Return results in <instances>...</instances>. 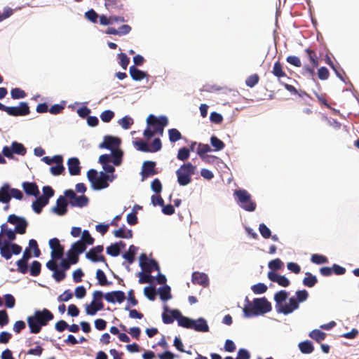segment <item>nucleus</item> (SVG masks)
I'll return each instance as SVG.
<instances>
[{"mask_svg":"<svg viewBox=\"0 0 359 359\" xmlns=\"http://www.w3.org/2000/svg\"><path fill=\"white\" fill-rule=\"evenodd\" d=\"M245 301L247 304L243 308V313L247 318L265 314L272 309L271 303L265 297L255 298L252 302L246 297Z\"/></svg>","mask_w":359,"mask_h":359,"instance_id":"f257e3e1","label":"nucleus"},{"mask_svg":"<svg viewBox=\"0 0 359 359\" xmlns=\"http://www.w3.org/2000/svg\"><path fill=\"white\" fill-rule=\"evenodd\" d=\"M53 318V314L47 309H43L42 311H36L33 316H28L27 319L30 332L39 333L41 327L46 326Z\"/></svg>","mask_w":359,"mask_h":359,"instance_id":"f03ea898","label":"nucleus"},{"mask_svg":"<svg viewBox=\"0 0 359 359\" xmlns=\"http://www.w3.org/2000/svg\"><path fill=\"white\" fill-rule=\"evenodd\" d=\"M287 296L288 293L285 290H280L275 294V307L278 313L287 315L299 308L297 300L294 297H290L287 304L283 303L287 299Z\"/></svg>","mask_w":359,"mask_h":359,"instance_id":"7ed1b4c3","label":"nucleus"},{"mask_svg":"<svg viewBox=\"0 0 359 359\" xmlns=\"http://www.w3.org/2000/svg\"><path fill=\"white\" fill-rule=\"evenodd\" d=\"M196 167L191 163H184L176 171L177 182L180 186H186L191 183V176L196 173Z\"/></svg>","mask_w":359,"mask_h":359,"instance_id":"20e7f679","label":"nucleus"},{"mask_svg":"<svg viewBox=\"0 0 359 359\" xmlns=\"http://www.w3.org/2000/svg\"><path fill=\"white\" fill-rule=\"evenodd\" d=\"M87 177L91 182L93 189L100 190L109 187V175L105 172H101L98 176L97 170L90 169L87 172Z\"/></svg>","mask_w":359,"mask_h":359,"instance_id":"39448f33","label":"nucleus"},{"mask_svg":"<svg viewBox=\"0 0 359 359\" xmlns=\"http://www.w3.org/2000/svg\"><path fill=\"white\" fill-rule=\"evenodd\" d=\"M179 326L193 329L196 332H206L209 331V326L207 321L203 318H199L197 320H192L188 317L184 316L179 320Z\"/></svg>","mask_w":359,"mask_h":359,"instance_id":"423d86ee","label":"nucleus"},{"mask_svg":"<svg viewBox=\"0 0 359 359\" xmlns=\"http://www.w3.org/2000/svg\"><path fill=\"white\" fill-rule=\"evenodd\" d=\"M234 195L237 197V202L240 207L248 212L255 210L256 203L251 199V195L245 189L236 190Z\"/></svg>","mask_w":359,"mask_h":359,"instance_id":"0eeeda50","label":"nucleus"},{"mask_svg":"<svg viewBox=\"0 0 359 359\" xmlns=\"http://www.w3.org/2000/svg\"><path fill=\"white\" fill-rule=\"evenodd\" d=\"M304 51L306 53L307 58L311 65H305L303 67V70L304 72L313 76L315 74V69L319 65V58L317 55V53L310 48L305 49Z\"/></svg>","mask_w":359,"mask_h":359,"instance_id":"6e6552de","label":"nucleus"},{"mask_svg":"<svg viewBox=\"0 0 359 359\" xmlns=\"http://www.w3.org/2000/svg\"><path fill=\"white\" fill-rule=\"evenodd\" d=\"M147 123L153 127L154 133L162 135L164 127L168 125V121L166 116H162L158 118L154 115L150 114L147 118Z\"/></svg>","mask_w":359,"mask_h":359,"instance_id":"1a4fd4ad","label":"nucleus"},{"mask_svg":"<svg viewBox=\"0 0 359 359\" xmlns=\"http://www.w3.org/2000/svg\"><path fill=\"white\" fill-rule=\"evenodd\" d=\"M22 251V247L16 243L5 241L0 248L1 255L8 260L13 255H19Z\"/></svg>","mask_w":359,"mask_h":359,"instance_id":"9d476101","label":"nucleus"},{"mask_svg":"<svg viewBox=\"0 0 359 359\" xmlns=\"http://www.w3.org/2000/svg\"><path fill=\"white\" fill-rule=\"evenodd\" d=\"M27 152V149L22 143L13 142L11 147L5 146L2 149L4 156L8 158H13V154L24 156Z\"/></svg>","mask_w":359,"mask_h":359,"instance_id":"9b49d317","label":"nucleus"},{"mask_svg":"<svg viewBox=\"0 0 359 359\" xmlns=\"http://www.w3.org/2000/svg\"><path fill=\"white\" fill-rule=\"evenodd\" d=\"M65 196L70 199V205L72 206H76L83 208L88 204L89 199L85 195L76 196L72 189H67L65 191Z\"/></svg>","mask_w":359,"mask_h":359,"instance_id":"f8f14e48","label":"nucleus"},{"mask_svg":"<svg viewBox=\"0 0 359 359\" xmlns=\"http://www.w3.org/2000/svg\"><path fill=\"white\" fill-rule=\"evenodd\" d=\"M140 266L145 273H150L154 270L160 271L158 262L154 259H148L146 254L142 253L140 256Z\"/></svg>","mask_w":359,"mask_h":359,"instance_id":"ddd939ff","label":"nucleus"},{"mask_svg":"<svg viewBox=\"0 0 359 359\" xmlns=\"http://www.w3.org/2000/svg\"><path fill=\"white\" fill-rule=\"evenodd\" d=\"M49 246L52 251L50 252L51 258L53 259H60L64 255V247L60 243L57 238H53L49 241Z\"/></svg>","mask_w":359,"mask_h":359,"instance_id":"4468645a","label":"nucleus"},{"mask_svg":"<svg viewBox=\"0 0 359 359\" xmlns=\"http://www.w3.org/2000/svg\"><path fill=\"white\" fill-rule=\"evenodd\" d=\"M29 112V107L25 102H20L18 107H8L7 110V114L13 116H26Z\"/></svg>","mask_w":359,"mask_h":359,"instance_id":"2eb2a0df","label":"nucleus"},{"mask_svg":"<svg viewBox=\"0 0 359 359\" xmlns=\"http://www.w3.org/2000/svg\"><path fill=\"white\" fill-rule=\"evenodd\" d=\"M156 162L151 161H147L143 163L142 171L140 173L142 181L147 179V177L153 176L158 173V172L156 170Z\"/></svg>","mask_w":359,"mask_h":359,"instance_id":"dca6fc26","label":"nucleus"},{"mask_svg":"<svg viewBox=\"0 0 359 359\" xmlns=\"http://www.w3.org/2000/svg\"><path fill=\"white\" fill-rule=\"evenodd\" d=\"M165 310L166 311H169L171 315H168L167 313H163L162 314L163 322L165 324H170L172 323L174 320L176 319L177 323H179V320L182 318H184V316L182 315L181 312L179 310H168L167 306H165Z\"/></svg>","mask_w":359,"mask_h":359,"instance_id":"f3484780","label":"nucleus"},{"mask_svg":"<svg viewBox=\"0 0 359 359\" xmlns=\"http://www.w3.org/2000/svg\"><path fill=\"white\" fill-rule=\"evenodd\" d=\"M104 299L109 303H122L126 299L125 293L121 290L112 291L104 295Z\"/></svg>","mask_w":359,"mask_h":359,"instance_id":"a211bd4d","label":"nucleus"},{"mask_svg":"<svg viewBox=\"0 0 359 359\" xmlns=\"http://www.w3.org/2000/svg\"><path fill=\"white\" fill-rule=\"evenodd\" d=\"M121 144L119 138L112 136H105L104 140L100 144V148H104L110 150H114L115 148L118 147Z\"/></svg>","mask_w":359,"mask_h":359,"instance_id":"6ab92c4d","label":"nucleus"},{"mask_svg":"<svg viewBox=\"0 0 359 359\" xmlns=\"http://www.w3.org/2000/svg\"><path fill=\"white\" fill-rule=\"evenodd\" d=\"M53 211L57 215H65L67 212V201L64 196H60L56 201V205L53 208Z\"/></svg>","mask_w":359,"mask_h":359,"instance_id":"aec40b11","label":"nucleus"},{"mask_svg":"<svg viewBox=\"0 0 359 359\" xmlns=\"http://www.w3.org/2000/svg\"><path fill=\"white\" fill-rule=\"evenodd\" d=\"M267 276L271 281L277 283L282 287H287L290 285V282L285 276L278 274L273 271H269Z\"/></svg>","mask_w":359,"mask_h":359,"instance_id":"412c9836","label":"nucleus"},{"mask_svg":"<svg viewBox=\"0 0 359 359\" xmlns=\"http://www.w3.org/2000/svg\"><path fill=\"white\" fill-rule=\"evenodd\" d=\"M191 281L194 284H198L206 287L209 284L208 276L204 273L195 271L192 273Z\"/></svg>","mask_w":359,"mask_h":359,"instance_id":"4be33fe9","label":"nucleus"},{"mask_svg":"<svg viewBox=\"0 0 359 359\" xmlns=\"http://www.w3.org/2000/svg\"><path fill=\"white\" fill-rule=\"evenodd\" d=\"M68 169L71 175H78L81 172L79 160L76 157L70 158L67 162Z\"/></svg>","mask_w":359,"mask_h":359,"instance_id":"5701e85b","label":"nucleus"},{"mask_svg":"<svg viewBox=\"0 0 359 359\" xmlns=\"http://www.w3.org/2000/svg\"><path fill=\"white\" fill-rule=\"evenodd\" d=\"M22 188L27 195L37 196L39 194L38 186L35 182H25L22 183Z\"/></svg>","mask_w":359,"mask_h":359,"instance_id":"b1692460","label":"nucleus"},{"mask_svg":"<svg viewBox=\"0 0 359 359\" xmlns=\"http://www.w3.org/2000/svg\"><path fill=\"white\" fill-rule=\"evenodd\" d=\"M110 161L111 156L109 154H102L99 158V162L102 165L103 169L107 173H113L115 171L114 167L108 164Z\"/></svg>","mask_w":359,"mask_h":359,"instance_id":"393cba45","label":"nucleus"},{"mask_svg":"<svg viewBox=\"0 0 359 359\" xmlns=\"http://www.w3.org/2000/svg\"><path fill=\"white\" fill-rule=\"evenodd\" d=\"M129 73L132 79L135 81H141L149 76L147 73L140 70L135 65L130 67Z\"/></svg>","mask_w":359,"mask_h":359,"instance_id":"a878e982","label":"nucleus"},{"mask_svg":"<svg viewBox=\"0 0 359 359\" xmlns=\"http://www.w3.org/2000/svg\"><path fill=\"white\" fill-rule=\"evenodd\" d=\"M103 296V293L101 291L96 290L93 292V297L95 302L96 308L93 310L92 309L91 313H96L97 311L104 309V304L102 302Z\"/></svg>","mask_w":359,"mask_h":359,"instance_id":"bb28decb","label":"nucleus"},{"mask_svg":"<svg viewBox=\"0 0 359 359\" xmlns=\"http://www.w3.org/2000/svg\"><path fill=\"white\" fill-rule=\"evenodd\" d=\"M11 199L10 185L8 183H6L0 188V202L3 203H8Z\"/></svg>","mask_w":359,"mask_h":359,"instance_id":"cd10ccee","label":"nucleus"},{"mask_svg":"<svg viewBox=\"0 0 359 359\" xmlns=\"http://www.w3.org/2000/svg\"><path fill=\"white\" fill-rule=\"evenodd\" d=\"M87 259H90L93 262H104L107 266H108V264L107 263L105 257L100 255H98L97 252L93 250V248L90 249L86 255Z\"/></svg>","mask_w":359,"mask_h":359,"instance_id":"c85d7f7f","label":"nucleus"},{"mask_svg":"<svg viewBox=\"0 0 359 359\" xmlns=\"http://www.w3.org/2000/svg\"><path fill=\"white\" fill-rule=\"evenodd\" d=\"M48 203V200L45 197L39 196L32 203V208L34 211L39 214L42 211V208Z\"/></svg>","mask_w":359,"mask_h":359,"instance_id":"c756f323","label":"nucleus"},{"mask_svg":"<svg viewBox=\"0 0 359 359\" xmlns=\"http://www.w3.org/2000/svg\"><path fill=\"white\" fill-rule=\"evenodd\" d=\"M104 5L109 11H116L123 8V4L120 0H105Z\"/></svg>","mask_w":359,"mask_h":359,"instance_id":"7c9ffc66","label":"nucleus"},{"mask_svg":"<svg viewBox=\"0 0 359 359\" xmlns=\"http://www.w3.org/2000/svg\"><path fill=\"white\" fill-rule=\"evenodd\" d=\"M123 155V152L119 149L112 150L111 155H110V162L113 163V164L116 166L120 165L122 163Z\"/></svg>","mask_w":359,"mask_h":359,"instance_id":"2f4dec72","label":"nucleus"},{"mask_svg":"<svg viewBox=\"0 0 359 359\" xmlns=\"http://www.w3.org/2000/svg\"><path fill=\"white\" fill-rule=\"evenodd\" d=\"M272 74L278 79L287 76V74L283 70V67L280 61H277L274 63L272 69Z\"/></svg>","mask_w":359,"mask_h":359,"instance_id":"473e14b6","label":"nucleus"},{"mask_svg":"<svg viewBox=\"0 0 359 359\" xmlns=\"http://www.w3.org/2000/svg\"><path fill=\"white\" fill-rule=\"evenodd\" d=\"M298 346L300 351L304 354L311 353L314 350L312 342L309 340L300 342Z\"/></svg>","mask_w":359,"mask_h":359,"instance_id":"72a5a7b5","label":"nucleus"},{"mask_svg":"<svg viewBox=\"0 0 359 359\" xmlns=\"http://www.w3.org/2000/svg\"><path fill=\"white\" fill-rule=\"evenodd\" d=\"M138 248L133 245L129 247L128 252L123 255V257L126 259L129 264H132L135 260V256L137 252Z\"/></svg>","mask_w":359,"mask_h":359,"instance_id":"f704fd0d","label":"nucleus"},{"mask_svg":"<svg viewBox=\"0 0 359 359\" xmlns=\"http://www.w3.org/2000/svg\"><path fill=\"white\" fill-rule=\"evenodd\" d=\"M170 287L165 285L158 289L159 296L161 300L168 301L171 299L172 296L170 294Z\"/></svg>","mask_w":359,"mask_h":359,"instance_id":"c9c22d12","label":"nucleus"},{"mask_svg":"<svg viewBox=\"0 0 359 359\" xmlns=\"http://www.w3.org/2000/svg\"><path fill=\"white\" fill-rule=\"evenodd\" d=\"M318 283V279L316 276L310 272L306 273V277L303 279V284L309 287H313Z\"/></svg>","mask_w":359,"mask_h":359,"instance_id":"e433bc0d","label":"nucleus"},{"mask_svg":"<svg viewBox=\"0 0 359 359\" xmlns=\"http://www.w3.org/2000/svg\"><path fill=\"white\" fill-rule=\"evenodd\" d=\"M309 335L311 338L318 343L323 341L326 337V334L325 332L318 329L312 330Z\"/></svg>","mask_w":359,"mask_h":359,"instance_id":"4c0bfd02","label":"nucleus"},{"mask_svg":"<svg viewBox=\"0 0 359 359\" xmlns=\"http://www.w3.org/2000/svg\"><path fill=\"white\" fill-rule=\"evenodd\" d=\"M28 223L27 220L22 217L18 224H15V231L19 234H24L26 232Z\"/></svg>","mask_w":359,"mask_h":359,"instance_id":"58836bf2","label":"nucleus"},{"mask_svg":"<svg viewBox=\"0 0 359 359\" xmlns=\"http://www.w3.org/2000/svg\"><path fill=\"white\" fill-rule=\"evenodd\" d=\"M96 278L98 280V283L100 285L104 286V285H109L111 284V282H109L107 279V277L101 269H97L96 271Z\"/></svg>","mask_w":359,"mask_h":359,"instance_id":"ea45409f","label":"nucleus"},{"mask_svg":"<svg viewBox=\"0 0 359 359\" xmlns=\"http://www.w3.org/2000/svg\"><path fill=\"white\" fill-rule=\"evenodd\" d=\"M210 143L215 151H221L225 147L224 143L216 136L210 137Z\"/></svg>","mask_w":359,"mask_h":359,"instance_id":"a19ab883","label":"nucleus"},{"mask_svg":"<svg viewBox=\"0 0 359 359\" xmlns=\"http://www.w3.org/2000/svg\"><path fill=\"white\" fill-rule=\"evenodd\" d=\"M169 140L171 142H175L182 139V134L175 128H172L168 130Z\"/></svg>","mask_w":359,"mask_h":359,"instance_id":"79ce46f5","label":"nucleus"},{"mask_svg":"<svg viewBox=\"0 0 359 359\" xmlns=\"http://www.w3.org/2000/svg\"><path fill=\"white\" fill-rule=\"evenodd\" d=\"M41 264L39 261H33L30 266V275L38 276L41 273Z\"/></svg>","mask_w":359,"mask_h":359,"instance_id":"37998d69","label":"nucleus"},{"mask_svg":"<svg viewBox=\"0 0 359 359\" xmlns=\"http://www.w3.org/2000/svg\"><path fill=\"white\" fill-rule=\"evenodd\" d=\"M73 250H74L78 254H81L86 249V245H85V243H83L82 241L79 240L76 242L74 243L72 245L71 248Z\"/></svg>","mask_w":359,"mask_h":359,"instance_id":"c03bdc74","label":"nucleus"},{"mask_svg":"<svg viewBox=\"0 0 359 359\" xmlns=\"http://www.w3.org/2000/svg\"><path fill=\"white\" fill-rule=\"evenodd\" d=\"M311 260L313 263L316 264H322L328 262V259L327 257L319 254L312 255Z\"/></svg>","mask_w":359,"mask_h":359,"instance_id":"a18cd8bd","label":"nucleus"},{"mask_svg":"<svg viewBox=\"0 0 359 359\" xmlns=\"http://www.w3.org/2000/svg\"><path fill=\"white\" fill-rule=\"evenodd\" d=\"M133 123V119L128 116L123 117L118 121V123L125 130L130 128Z\"/></svg>","mask_w":359,"mask_h":359,"instance_id":"49530a36","label":"nucleus"},{"mask_svg":"<svg viewBox=\"0 0 359 359\" xmlns=\"http://www.w3.org/2000/svg\"><path fill=\"white\" fill-rule=\"evenodd\" d=\"M259 81V76L257 74H254L250 76H249L246 81L245 84L247 86L250 88H253L255 86H256Z\"/></svg>","mask_w":359,"mask_h":359,"instance_id":"de8ad7c7","label":"nucleus"},{"mask_svg":"<svg viewBox=\"0 0 359 359\" xmlns=\"http://www.w3.org/2000/svg\"><path fill=\"white\" fill-rule=\"evenodd\" d=\"M190 150L187 147L180 148L178 151L177 158L182 161L187 160L189 158Z\"/></svg>","mask_w":359,"mask_h":359,"instance_id":"09e8293b","label":"nucleus"},{"mask_svg":"<svg viewBox=\"0 0 359 359\" xmlns=\"http://www.w3.org/2000/svg\"><path fill=\"white\" fill-rule=\"evenodd\" d=\"M144 294L151 301H154L156 299V292L154 287H145Z\"/></svg>","mask_w":359,"mask_h":359,"instance_id":"8fccbe9b","label":"nucleus"},{"mask_svg":"<svg viewBox=\"0 0 359 359\" xmlns=\"http://www.w3.org/2000/svg\"><path fill=\"white\" fill-rule=\"evenodd\" d=\"M251 289L255 294H263L266 292L267 286L264 283H259L252 285Z\"/></svg>","mask_w":359,"mask_h":359,"instance_id":"3c124183","label":"nucleus"},{"mask_svg":"<svg viewBox=\"0 0 359 359\" xmlns=\"http://www.w3.org/2000/svg\"><path fill=\"white\" fill-rule=\"evenodd\" d=\"M118 57L119 59V65L123 69H126L127 67L130 62L129 57L126 55V53H121L118 55Z\"/></svg>","mask_w":359,"mask_h":359,"instance_id":"603ef678","label":"nucleus"},{"mask_svg":"<svg viewBox=\"0 0 359 359\" xmlns=\"http://www.w3.org/2000/svg\"><path fill=\"white\" fill-rule=\"evenodd\" d=\"M114 117V112L111 110H105L100 114V118L104 123H109Z\"/></svg>","mask_w":359,"mask_h":359,"instance_id":"864d4df0","label":"nucleus"},{"mask_svg":"<svg viewBox=\"0 0 359 359\" xmlns=\"http://www.w3.org/2000/svg\"><path fill=\"white\" fill-rule=\"evenodd\" d=\"M283 265V262L279 258H276L269 262L268 266L270 269L276 271L281 269Z\"/></svg>","mask_w":359,"mask_h":359,"instance_id":"5fc2aeb1","label":"nucleus"},{"mask_svg":"<svg viewBox=\"0 0 359 359\" xmlns=\"http://www.w3.org/2000/svg\"><path fill=\"white\" fill-rule=\"evenodd\" d=\"M107 253L112 257H116L120 254V249L118 244H111L107 248Z\"/></svg>","mask_w":359,"mask_h":359,"instance_id":"6e6d98bb","label":"nucleus"},{"mask_svg":"<svg viewBox=\"0 0 359 359\" xmlns=\"http://www.w3.org/2000/svg\"><path fill=\"white\" fill-rule=\"evenodd\" d=\"M67 260L73 264H76L79 262V254L73 250L72 248L67 251Z\"/></svg>","mask_w":359,"mask_h":359,"instance_id":"4d7b16f0","label":"nucleus"},{"mask_svg":"<svg viewBox=\"0 0 359 359\" xmlns=\"http://www.w3.org/2000/svg\"><path fill=\"white\" fill-rule=\"evenodd\" d=\"M85 245H93L94 243V238L91 236L89 231L88 230H84L82 233V238L81 240Z\"/></svg>","mask_w":359,"mask_h":359,"instance_id":"13d9d810","label":"nucleus"},{"mask_svg":"<svg viewBox=\"0 0 359 359\" xmlns=\"http://www.w3.org/2000/svg\"><path fill=\"white\" fill-rule=\"evenodd\" d=\"M26 96L25 92L18 88H15L12 89L11 90V97L13 99H20L24 98Z\"/></svg>","mask_w":359,"mask_h":359,"instance_id":"bf43d9fd","label":"nucleus"},{"mask_svg":"<svg viewBox=\"0 0 359 359\" xmlns=\"http://www.w3.org/2000/svg\"><path fill=\"white\" fill-rule=\"evenodd\" d=\"M259 231L264 238H269L271 236V230L263 223L259 224Z\"/></svg>","mask_w":359,"mask_h":359,"instance_id":"052dcab7","label":"nucleus"},{"mask_svg":"<svg viewBox=\"0 0 359 359\" xmlns=\"http://www.w3.org/2000/svg\"><path fill=\"white\" fill-rule=\"evenodd\" d=\"M53 277L57 282H61L66 277V273L64 270L57 269L53 271Z\"/></svg>","mask_w":359,"mask_h":359,"instance_id":"680f3d73","label":"nucleus"},{"mask_svg":"<svg viewBox=\"0 0 359 359\" xmlns=\"http://www.w3.org/2000/svg\"><path fill=\"white\" fill-rule=\"evenodd\" d=\"M286 61L289 64H290L296 67H302V62L297 56H294V55L287 56L286 58Z\"/></svg>","mask_w":359,"mask_h":359,"instance_id":"e2e57ef3","label":"nucleus"},{"mask_svg":"<svg viewBox=\"0 0 359 359\" xmlns=\"http://www.w3.org/2000/svg\"><path fill=\"white\" fill-rule=\"evenodd\" d=\"M297 297L295 298L297 300L298 304L299 302H303L306 301L309 297V293L306 290H298L296 292Z\"/></svg>","mask_w":359,"mask_h":359,"instance_id":"0e129e2a","label":"nucleus"},{"mask_svg":"<svg viewBox=\"0 0 359 359\" xmlns=\"http://www.w3.org/2000/svg\"><path fill=\"white\" fill-rule=\"evenodd\" d=\"M211 151L210 147L208 144H204L199 143L197 149V154L203 157V155Z\"/></svg>","mask_w":359,"mask_h":359,"instance_id":"69168bd1","label":"nucleus"},{"mask_svg":"<svg viewBox=\"0 0 359 359\" xmlns=\"http://www.w3.org/2000/svg\"><path fill=\"white\" fill-rule=\"evenodd\" d=\"M5 300V305L8 308H13L15 304V299L12 294H6L4 297Z\"/></svg>","mask_w":359,"mask_h":359,"instance_id":"338daca9","label":"nucleus"},{"mask_svg":"<svg viewBox=\"0 0 359 359\" xmlns=\"http://www.w3.org/2000/svg\"><path fill=\"white\" fill-rule=\"evenodd\" d=\"M18 270L21 273H26L27 272V261L19 259L17 261Z\"/></svg>","mask_w":359,"mask_h":359,"instance_id":"774afa93","label":"nucleus"}]
</instances>
